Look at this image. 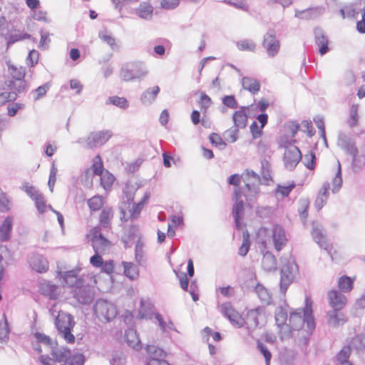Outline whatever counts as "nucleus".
I'll return each mask as SVG.
<instances>
[{
    "mask_svg": "<svg viewBox=\"0 0 365 365\" xmlns=\"http://www.w3.org/2000/svg\"><path fill=\"white\" fill-rule=\"evenodd\" d=\"M159 92L160 88L158 86L148 88L140 96L142 103L146 106L150 105L155 101Z\"/></svg>",
    "mask_w": 365,
    "mask_h": 365,
    "instance_id": "nucleus-35",
    "label": "nucleus"
},
{
    "mask_svg": "<svg viewBox=\"0 0 365 365\" xmlns=\"http://www.w3.org/2000/svg\"><path fill=\"white\" fill-rule=\"evenodd\" d=\"M34 336L38 343L46 346L50 348L51 350L53 347L57 346L56 341H53L49 336H47L43 333L36 331L34 334Z\"/></svg>",
    "mask_w": 365,
    "mask_h": 365,
    "instance_id": "nucleus-41",
    "label": "nucleus"
},
{
    "mask_svg": "<svg viewBox=\"0 0 365 365\" xmlns=\"http://www.w3.org/2000/svg\"><path fill=\"white\" fill-rule=\"evenodd\" d=\"M322 7L308 8L307 9L300 11L295 10V17L302 19H309L317 17L318 15L322 14Z\"/></svg>",
    "mask_w": 365,
    "mask_h": 365,
    "instance_id": "nucleus-28",
    "label": "nucleus"
},
{
    "mask_svg": "<svg viewBox=\"0 0 365 365\" xmlns=\"http://www.w3.org/2000/svg\"><path fill=\"white\" fill-rule=\"evenodd\" d=\"M242 85L244 89L253 95L257 93L260 89L259 82L253 78L245 76L242 78Z\"/></svg>",
    "mask_w": 365,
    "mask_h": 365,
    "instance_id": "nucleus-36",
    "label": "nucleus"
},
{
    "mask_svg": "<svg viewBox=\"0 0 365 365\" xmlns=\"http://www.w3.org/2000/svg\"><path fill=\"white\" fill-rule=\"evenodd\" d=\"M103 204V199L100 196H93L88 200V205L92 211L99 210Z\"/></svg>",
    "mask_w": 365,
    "mask_h": 365,
    "instance_id": "nucleus-56",
    "label": "nucleus"
},
{
    "mask_svg": "<svg viewBox=\"0 0 365 365\" xmlns=\"http://www.w3.org/2000/svg\"><path fill=\"white\" fill-rule=\"evenodd\" d=\"M113 216V212L110 208H104L102 210L99 220L101 225L105 228L110 225V217Z\"/></svg>",
    "mask_w": 365,
    "mask_h": 365,
    "instance_id": "nucleus-49",
    "label": "nucleus"
},
{
    "mask_svg": "<svg viewBox=\"0 0 365 365\" xmlns=\"http://www.w3.org/2000/svg\"><path fill=\"white\" fill-rule=\"evenodd\" d=\"M283 161L287 170H293L302 159L300 150L292 144L284 145Z\"/></svg>",
    "mask_w": 365,
    "mask_h": 365,
    "instance_id": "nucleus-10",
    "label": "nucleus"
},
{
    "mask_svg": "<svg viewBox=\"0 0 365 365\" xmlns=\"http://www.w3.org/2000/svg\"><path fill=\"white\" fill-rule=\"evenodd\" d=\"M79 271L80 269H73L66 272L60 271L58 272V275L67 286L73 289L75 286L79 285L85 281L83 277H78Z\"/></svg>",
    "mask_w": 365,
    "mask_h": 365,
    "instance_id": "nucleus-14",
    "label": "nucleus"
},
{
    "mask_svg": "<svg viewBox=\"0 0 365 365\" xmlns=\"http://www.w3.org/2000/svg\"><path fill=\"white\" fill-rule=\"evenodd\" d=\"M209 139L213 145L218 147L221 150L226 147V143L217 133H211L209 136Z\"/></svg>",
    "mask_w": 365,
    "mask_h": 365,
    "instance_id": "nucleus-59",
    "label": "nucleus"
},
{
    "mask_svg": "<svg viewBox=\"0 0 365 365\" xmlns=\"http://www.w3.org/2000/svg\"><path fill=\"white\" fill-rule=\"evenodd\" d=\"M352 157L351 166L354 173H358L362 170L365 165V155L359 154V150L356 154L350 155Z\"/></svg>",
    "mask_w": 365,
    "mask_h": 365,
    "instance_id": "nucleus-39",
    "label": "nucleus"
},
{
    "mask_svg": "<svg viewBox=\"0 0 365 365\" xmlns=\"http://www.w3.org/2000/svg\"><path fill=\"white\" fill-rule=\"evenodd\" d=\"M30 266L37 272L43 273L48 269V263L41 255H34L29 260Z\"/></svg>",
    "mask_w": 365,
    "mask_h": 365,
    "instance_id": "nucleus-23",
    "label": "nucleus"
},
{
    "mask_svg": "<svg viewBox=\"0 0 365 365\" xmlns=\"http://www.w3.org/2000/svg\"><path fill=\"white\" fill-rule=\"evenodd\" d=\"M135 14L145 20H150L153 17V6L148 2H142L135 9Z\"/></svg>",
    "mask_w": 365,
    "mask_h": 365,
    "instance_id": "nucleus-31",
    "label": "nucleus"
},
{
    "mask_svg": "<svg viewBox=\"0 0 365 365\" xmlns=\"http://www.w3.org/2000/svg\"><path fill=\"white\" fill-rule=\"evenodd\" d=\"M303 163L307 169H314L316 165V156L314 153L311 151L309 154L304 155Z\"/></svg>",
    "mask_w": 365,
    "mask_h": 365,
    "instance_id": "nucleus-61",
    "label": "nucleus"
},
{
    "mask_svg": "<svg viewBox=\"0 0 365 365\" xmlns=\"http://www.w3.org/2000/svg\"><path fill=\"white\" fill-rule=\"evenodd\" d=\"M312 301L309 297L305 298V306L302 309H297L290 313L289 325L293 329H299L306 324L309 330L315 328L314 319L312 315Z\"/></svg>",
    "mask_w": 365,
    "mask_h": 365,
    "instance_id": "nucleus-1",
    "label": "nucleus"
},
{
    "mask_svg": "<svg viewBox=\"0 0 365 365\" xmlns=\"http://www.w3.org/2000/svg\"><path fill=\"white\" fill-rule=\"evenodd\" d=\"M312 235L320 248L329 251L330 245L327 241L325 235L322 233V230L318 226L313 225Z\"/></svg>",
    "mask_w": 365,
    "mask_h": 365,
    "instance_id": "nucleus-25",
    "label": "nucleus"
},
{
    "mask_svg": "<svg viewBox=\"0 0 365 365\" xmlns=\"http://www.w3.org/2000/svg\"><path fill=\"white\" fill-rule=\"evenodd\" d=\"M125 364V359L124 355L120 351H115L112 355L110 360L111 365H124Z\"/></svg>",
    "mask_w": 365,
    "mask_h": 365,
    "instance_id": "nucleus-64",
    "label": "nucleus"
},
{
    "mask_svg": "<svg viewBox=\"0 0 365 365\" xmlns=\"http://www.w3.org/2000/svg\"><path fill=\"white\" fill-rule=\"evenodd\" d=\"M98 36L103 42L107 43L112 50H118L119 47L116 43L115 38L110 34L107 30L100 31Z\"/></svg>",
    "mask_w": 365,
    "mask_h": 365,
    "instance_id": "nucleus-42",
    "label": "nucleus"
},
{
    "mask_svg": "<svg viewBox=\"0 0 365 365\" xmlns=\"http://www.w3.org/2000/svg\"><path fill=\"white\" fill-rule=\"evenodd\" d=\"M199 106L201 110L204 113H206L209 107L212 104V100L209 96H207L205 93L201 92L200 93V99L198 101Z\"/></svg>",
    "mask_w": 365,
    "mask_h": 365,
    "instance_id": "nucleus-54",
    "label": "nucleus"
},
{
    "mask_svg": "<svg viewBox=\"0 0 365 365\" xmlns=\"http://www.w3.org/2000/svg\"><path fill=\"white\" fill-rule=\"evenodd\" d=\"M247 107L241 106L240 110L233 113L232 120L235 128H245L247 125Z\"/></svg>",
    "mask_w": 365,
    "mask_h": 365,
    "instance_id": "nucleus-30",
    "label": "nucleus"
},
{
    "mask_svg": "<svg viewBox=\"0 0 365 365\" xmlns=\"http://www.w3.org/2000/svg\"><path fill=\"white\" fill-rule=\"evenodd\" d=\"M93 311L99 321L103 323L112 321L117 315L115 306L103 299L96 300L93 306Z\"/></svg>",
    "mask_w": 365,
    "mask_h": 365,
    "instance_id": "nucleus-6",
    "label": "nucleus"
},
{
    "mask_svg": "<svg viewBox=\"0 0 365 365\" xmlns=\"http://www.w3.org/2000/svg\"><path fill=\"white\" fill-rule=\"evenodd\" d=\"M21 190H23L34 201L35 199L39 197L43 194L41 193L38 189H36L34 186L29 185L28 182H24L21 186Z\"/></svg>",
    "mask_w": 365,
    "mask_h": 365,
    "instance_id": "nucleus-48",
    "label": "nucleus"
},
{
    "mask_svg": "<svg viewBox=\"0 0 365 365\" xmlns=\"http://www.w3.org/2000/svg\"><path fill=\"white\" fill-rule=\"evenodd\" d=\"M50 87V83H45L42 86H40L37 88L31 91L29 94V98H32L34 101H37L46 96Z\"/></svg>",
    "mask_w": 365,
    "mask_h": 365,
    "instance_id": "nucleus-40",
    "label": "nucleus"
},
{
    "mask_svg": "<svg viewBox=\"0 0 365 365\" xmlns=\"http://www.w3.org/2000/svg\"><path fill=\"white\" fill-rule=\"evenodd\" d=\"M145 349L148 354L146 365H170L165 360L166 354L162 349L154 345H147Z\"/></svg>",
    "mask_w": 365,
    "mask_h": 365,
    "instance_id": "nucleus-11",
    "label": "nucleus"
},
{
    "mask_svg": "<svg viewBox=\"0 0 365 365\" xmlns=\"http://www.w3.org/2000/svg\"><path fill=\"white\" fill-rule=\"evenodd\" d=\"M261 174L265 181L272 180L271 165L266 159L261 161Z\"/></svg>",
    "mask_w": 365,
    "mask_h": 365,
    "instance_id": "nucleus-51",
    "label": "nucleus"
},
{
    "mask_svg": "<svg viewBox=\"0 0 365 365\" xmlns=\"http://www.w3.org/2000/svg\"><path fill=\"white\" fill-rule=\"evenodd\" d=\"M124 274L130 280H134L139 276V269L133 262H123Z\"/></svg>",
    "mask_w": 365,
    "mask_h": 365,
    "instance_id": "nucleus-38",
    "label": "nucleus"
},
{
    "mask_svg": "<svg viewBox=\"0 0 365 365\" xmlns=\"http://www.w3.org/2000/svg\"><path fill=\"white\" fill-rule=\"evenodd\" d=\"M10 77L5 81V85L9 91H16L17 93L25 94L29 89L30 85L25 80L26 68L9 65Z\"/></svg>",
    "mask_w": 365,
    "mask_h": 365,
    "instance_id": "nucleus-2",
    "label": "nucleus"
},
{
    "mask_svg": "<svg viewBox=\"0 0 365 365\" xmlns=\"http://www.w3.org/2000/svg\"><path fill=\"white\" fill-rule=\"evenodd\" d=\"M340 310L333 309L327 313L328 322L334 327H339L346 322L345 316L343 313L340 312Z\"/></svg>",
    "mask_w": 365,
    "mask_h": 365,
    "instance_id": "nucleus-26",
    "label": "nucleus"
},
{
    "mask_svg": "<svg viewBox=\"0 0 365 365\" xmlns=\"http://www.w3.org/2000/svg\"><path fill=\"white\" fill-rule=\"evenodd\" d=\"M255 292L257 295L260 302L263 306H267L271 304L272 297L267 289H266L262 284L258 283L255 287Z\"/></svg>",
    "mask_w": 365,
    "mask_h": 365,
    "instance_id": "nucleus-33",
    "label": "nucleus"
},
{
    "mask_svg": "<svg viewBox=\"0 0 365 365\" xmlns=\"http://www.w3.org/2000/svg\"><path fill=\"white\" fill-rule=\"evenodd\" d=\"M144 246V242L140 236L135 246V259L136 263L140 266H143L146 262Z\"/></svg>",
    "mask_w": 365,
    "mask_h": 365,
    "instance_id": "nucleus-32",
    "label": "nucleus"
},
{
    "mask_svg": "<svg viewBox=\"0 0 365 365\" xmlns=\"http://www.w3.org/2000/svg\"><path fill=\"white\" fill-rule=\"evenodd\" d=\"M262 46L269 57L275 56L279 51L280 43L276 38L275 32L273 30H269L264 36Z\"/></svg>",
    "mask_w": 365,
    "mask_h": 365,
    "instance_id": "nucleus-13",
    "label": "nucleus"
},
{
    "mask_svg": "<svg viewBox=\"0 0 365 365\" xmlns=\"http://www.w3.org/2000/svg\"><path fill=\"white\" fill-rule=\"evenodd\" d=\"M327 297L329 304L332 309H342L346 304V297L337 290H330L327 294Z\"/></svg>",
    "mask_w": 365,
    "mask_h": 365,
    "instance_id": "nucleus-18",
    "label": "nucleus"
},
{
    "mask_svg": "<svg viewBox=\"0 0 365 365\" xmlns=\"http://www.w3.org/2000/svg\"><path fill=\"white\" fill-rule=\"evenodd\" d=\"M57 172L58 169L56 167L54 162H53L50 170V174L48 181V185L51 192H53V187L56 181Z\"/></svg>",
    "mask_w": 365,
    "mask_h": 365,
    "instance_id": "nucleus-58",
    "label": "nucleus"
},
{
    "mask_svg": "<svg viewBox=\"0 0 365 365\" xmlns=\"http://www.w3.org/2000/svg\"><path fill=\"white\" fill-rule=\"evenodd\" d=\"M92 247L96 253H106L110 248V242L101 233L94 235L91 240Z\"/></svg>",
    "mask_w": 365,
    "mask_h": 365,
    "instance_id": "nucleus-19",
    "label": "nucleus"
},
{
    "mask_svg": "<svg viewBox=\"0 0 365 365\" xmlns=\"http://www.w3.org/2000/svg\"><path fill=\"white\" fill-rule=\"evenodd\" d=\"M93 175H101L103 172V165L100 155H97L93 159V163L91 168Z\"/></svg>",
    "mask_w": 365,
    "mask_h": 365,
    "instance_id": "nucleus-53",
    "label": "nucleus"
},
{
    "mask_svg": "<svg viewBox=\"0 0 365 365\" xmlns=\"http://www.w3.org/2000/svg\"><path fill=\"white\" fill-rule=\"evenodd\" d=\"M221 312L227 317L232 324L237 325L239 327H242V322L238 320V314L232 308L231 303L225 302L221 305Z\"/></svg>",
    "mask_w": 365,
    "mask_h": 365,
    "instance_id": "nucleus-22",
    "label": "nucleus"
},
{
    "mask_svg": "<svg viewBox=\"0 0 365 365\" xmlns=\"http://www.w3.org/2000/svg\"><path fill=\"white\" fill-rule=\"evenodd\" d=\"M257 348L258 351L263 355L265 359L266 365H269L270 361L272 359V354L266 346L264 344H263L260 341H257Z\"/></svg>",
    "mask_w": 365,
    "mask_h": 365,
    "instance_id": "nucleus-55",
    "label": "nucleus"
},
{
    "mask_svg": "<svg viewBox=\"0 0 365 365\" xmlns=\"http://www.w3.org/2000/svg\"><path fill=\"white\" fill-rule=\"evenodd\" d=\"M264 307H258L247 312L245 319L241 320L250 329H255L259 325V317L264 314Z\"/></svg>",
    "mask_w": 365,
    "mask_h": 365,
    "instance_id": "nucleus-15",
    "label": "nucleus"
},
{
    "mask_svg": "<svg viewBox=\"0 0 365 365\" xmlns=\"http://www.w3.org/2000/svg\"><path fill=\"white\" fill-rule=\"evenodd\" d=\"M338 145L349 155L356 154L358 150L355 142L344 133H340L339 134Z\"/></svg>",
    "mask_w": 365,
    "mask_h": 365,
    "instance_id": "nucleus-20",
    "label": "nucleus"
},
{
    "mask_svg": "<svg viewBox=\"0 0 365 365\" xmlns=\"http://www.w3.org/2000/svg\"><path fill=\"white\" fill-rule=\"evenodd\" d=\"M339 288L343 292H349L352 289L353 281L349 277H341L338 282Z\"/></svg>",
    "mask_w": 365,
    "mask_h": 365,
    "instance_id": "nucleus-52",
    "label": "nucleus"
},
{
    "mask_svg": "<svg viewBox=\"0 0 365 365\" xmlns=\"http://www.w3.org/2000/svg\"><path fill=\"white\" fill-rule=\"evenodd\" d=\"M274 209L269 206L259 207L256 210V213L261 218H269L273 214Z\"/></svg>",
    "mask_w": 365,
    "mask_h": 365,
    "instance_id": "nucleus-62",
    "label": "nucleus"
},
{
    "mask_svg": "<svg viewBox=\"0 0 365 365\" xmlns=\"http://www.w3.org/2000/svg\"><path fill=\"white\" fill-rule=\"evenodd\" d=\"M283 265L281 268V277H280V292L284 294L287 292L288 287L292 282L294 275L298 272V266L294 260L292 258L285 259L282 262Z\"/></svg>",
    "mask_w": 365,
    "mask_h": 365,
    "instance_id": "nucleus-7",
    "label": "nucleus"
},
{
    "mask_svg": "<svg viewBox=\"0 0 365 365\" xmlns=\"http://www.w3.org/2000/svg\"><path fill=\"white\" fill-rule=\"evenodd\" d=\"M58 287L51 283L46 282L41 283L40 285V290L43 295L49 297L51 299H56L58 297Z\"/></svg>",
    "mask_w": 365,
    "mask_h": 365,
    "instance_id": "nucleus-29",
    "label": "nucleus"
},
{
    "mask_svg": "<svg viewBox=\"0 0 365 365\" xmlns=\"http://www.w3.org/2000/svg\"><path fill=\"white\" fill-rule=\"evenodd\" d=\"M337 165H338V168H337V172L335 175V177L333 179V188H332V192L333 193H336L339 189L341 188V185H342V176H341V164L339 163V161L338 160L337 161Z\"/></svg>",
    "mask_w": 365,
    "mask_h": 365,
    "instance_id": "nucleus-47",
    "label": "nucleus"
},
{
    "mask_svg": "<svg viewBox=\"0 0 365 365\" xmlns=\"http://www.w3.org/2000/svg\"><path fill=\"white\" fill-rule=\"evenodd\" d=\"M148 73L147 68L143 62L133 61L123 64L120 68V77L125 81L140 80Z\"/></svg>",
    "mask_w": 365,
    "mask_h": 365,
    "instance_id": "nucleus-5",
    "label": "nucleus"
},
{
    "mask_svg": "<svg viewBox=\"0 0 365 365\" xmlns=\"http://www.w3.org/2000/svg\"><path fill=\"white\" fill-rule=\"evenodd\" d=\"M150 196V192H145L143 198L138 203H133L132 208L130 207V201L133 202V197H128L127 202H122L119 207L120 210V220L127 222L128 220L133 221L138 219L144 205L148 201Z\"/></svg>",
    "mask_w": 365,
    "mask_h": 365,
    "instance_id": "nucleus-3",
    "label": "nucleus"
},
{
    "mask_svg": "<svg viewBox=\"0 0 365 365\" xmlns=\"http://www.w3.org/2000/svg\"><path fill=\"white\" fill-rule=\"evenodd\" d=\"M111 135L112 133L110 130L93 132L86 138H78L76 143L81 145L83 148L92 149L105 144Z\"/></svg>",
    "mask_w": 365,
    "mask_h": 365,
    "instance_id": "nucleus-8",
    "label": "nucleus"
},
{
    "mask_svg": "<svg viewBox=\"0 0 365 365\" xmlns=\"http://www.w3.org/2000/svg\"><path fill=\"white\" fill-rule=\"evenodd\" d=\"M25 105L20 103H11L7 106L8 115L11 117L14 116L19 110L24 109Z\"/></svg>",
    "mask_w": 365,
    "mask_h": 365,
    "instance_id": "nucleus-63",
    "label": "nucleus"
},
{
    "mask_svg": "<svg viewBox=\"0 0 365 365\" xmlns=\"http://www.w3.org/2000/svg\"><path fill=\"white\" fill-rule=\"evenodd\" d=\"M315 43L319 47V52L321 56H324L329 51V39L325 35L322 29L317 27L314 30Z\"/></svg>",
    "mask_w": 365,
    "mask_h": 365,
    "instance_id": "nucleus-16",
    "label": "nucleus"
},
{
    "mask_svg": "<svg viewBox=\"0 0 365 365\" xmlns=\"http://www.w3.org/2000/svg\"><path fill=\"white\" fill-rule=\"evenodd\" d=\"M262 268L267 272L275 270L277 268V259L274 255L269 251L263 255L262 260Z\"/></svg>",
    "mask_w": 365,
    "mask_h": 365,
    "instance_id": "nucleus-37",
    "label": "nucleus"
},
{
    "mask_svg": "<svg viewBox=\"0 0 365 365\" xmlns=\"http://www.w3.org/2000/svg\"><path fill=\"white\" fill-rule=\"evenodd\" d=\"M106 104H112L120 108L125 109L129 106L128 101L124 97L110 96L106 101Z\"/></svg>",
    "mask_w": 365,
    "mask_h": 365,
    "instance_id": "nucleus-45",
    "label": "nucleus"
},
{
    "mask_svg": "<svg viewBox=\"0 0 365 365\" xmlns=\"http://www.w3.org/2000/svg\"><path fill=\"white\" fill-rule=\"evenodd\" d=\"M272 240L277 251H280L286 245L287 238L282 226L279 225H274L272 229Z\"/></svg>",
    "mask_w": 365,
    "mask_h": 365,
    "instance_id": "nucleus-17",
    "label": "nucleus"
},
{
    "mask_svg": "<svg viewBox=\"0 0 365 365\" xmlns=\"http://www.w3.org/2000/svg\"><path fill=\"white\" fill-rule=\"evenodd\" d=\"M21 95L16 91H9V92H3L0 94V106L4 105L6 102L14 101L17 96Z\"/></svg>",
    "mask_w": 365,
    "mask_h": 365,
    "instance_id": "nucleus-50",
    "label": "nucleus"
},
{
    "mask_svg": "<svg viewBox=\"0 0 365 365\" xmlns=\"http://www.w3.org/2000/svg\"><path fill=\"white\" fill-rule=\"evenodd\" d=\"M351 352V348L349 345L344 346L336 354V359L339 364L351 363L349 361Z\"/></svg>",
    "mask_w": 365,
    "mask_h": 365,
    "instance_id": "nucleus-44",
    "label": "nucleus"
},
{
    "mask_svg": "<svg viewBox=\"0 0 365 365\" xmlns=\"http://www.w3.org/2000/svg\"><path fill=\"white\" fill-rule=\"evenodd\" d=\"M51 354L55 361L58 362L66 363L67 361L72 359L71 350L67 347L57 348V346L52 348Z\"/></svg>",
    "mask_w": 365,
    "mask_h": 365,
    "instance_id": "nucleus-24",
    "label": "nucleus"
},
{
    "mask_svg": "<svg viewBox=\"0 0 365 365\" xmlns=\"http://www.w3.org/2000/svg\"><path fill=\"white\" fill-rule=\"evenodd\" d=\"M13 226V217L7 216L0 226V239L2 242H6L11 237Z\"/></svg>",
    "mask_w": 365,
    "mask_h": 365,
    "instance_id": "nucleus-27",
    "label": "nucleus"
},
{
    "mask_svg": "<svg viewBox=\"0 0 365 365\" xmlns=\"http://www.w3.org/2000/svg\"><path fill=\"white\" fill-rule=\"evenodd\" d=\"M240 190L241 196L243 195L247 203L250 204L256 201L259 192V187L258 185L246 183L245 187Z\"/></svg>",
    "mask_w": 365,
    "mask_h": 365,
    "instance_id": "nucleus-21",
    "label": "nucleus"
},
{
    "mask_svg": "<svg viewBox=\"0 0 365 365\" xmlns=\"http://www.w3.org/2000/svg\"><path fill=\"white\" fill-rule=\"evenodd\" d=\"M274 318L276 324L279 327H282L286 324V322L287 321L288 316L287 310L282 307H277L275 311Z\"/></svg>",
    "mask_w": 365,
    "mask_h": 365,
    "instance_id": "nucleus-43",
    "label": "nucleus"
},
{
    "mask_svg": "<svg viewBox=\"0 0 365 365\" xmlns=\"http://www.w3.org/2000/svg\"><path fill=\"white\" fill-rule=\"evenodd\" d=\"M222 104L229 108L235 109L238 107V103L234 95L225 96L222 98Z\"/></svg>",
    "mask_w": 365,
    "mask_h": 365,
    "instance_id": "nucleus-57",
    "label": "nucleus"
},
{
    "mask_svg": "<svg viewBox=\"0 0 365 365\" xmlns=\"http://www.w3.org/2000/svg\"><path fill=\"white\" fill-rule=\"evenodd\" d=\"M125 339L127 344L135 350L141 349L140 340L135 330L130 329L125 331Z\"/></svg>",
    "mask_w": 365,
    "mask_h": 365,
    "instance_id": "nucleus-34",
    "label": "nucleus"
},
{
    "mask_svg": "<svg viewBox=\"0 0 365 365\" xmlns=\"http://www.w3.org/2000/svg\"><path fill=\"white\" fill-rule=\"evenodd\" d=\"M75 324L73 317L66 312L59 313L55 319V326L58 334L68 344L75 342V336L72 334Z\"/></svg>",
    "mask_w": 365,
    "mask_h": 365,
    "instance_id": "nucleus-4",
    "label": "nucleus"
},
{
    "mask_svg": "<svg viewBox=\"0 0 365 365\" xmlns=\"http://www.w3.org/2000/svg\"><path fill=\"white\" fill-rule=\"evenodd\" d=\"M294 182H292L289 185H278L276 188V192L280 193L282 197L289 196L292 190L295 187Z\"/></svg>",
    "mask_w": 365,
    "mask_h": 365,
    "instance_id": "nucleus-60",
    "label": "nucleus"
},
{
    "mask_svg": "<svg viewBox=\"0 0 365 365\" xmlns=\"http://www.w3.org/2000/svg\"><path fill=\"white\" fill-rule=\"evenodd\" d=\"M237 48L240 51H247L254 52L256 49V44L252 40L244 39L236 43Z\"/></svg>",
    "mask_w": 365,
    "mask_h": 365,
    "instance_id": "nucleus-46",
    "label": "nucleus"
},
{
    "mask_svg": "<svg viewBox=\"0 0 365 365\" xmlns=\"http://www.w3.org/2000/svg\"><path fill=\"white\" fill-rule=\"evenodd\" d=\"M71 294L76 302L82 305L91 304L95 297L93 287L88 283H86V281H83V282L79 285L75 286V287L71 289Z\"/></svg>",
    "mask_w": 365,
    "mask_h": 365,
    "instance_id": "nucleus-9",
    "label": "nucleus"
},
{
    "mask_svg": "<svg viewBox=\"0 0 365 365\" xmlns=\"http://www.w3.org/2000/svg\"><path fill=\"white\" fill-rule=\"evenodd\" d=\"M241 198L240 188H235L233 200L235 205L232 208V216L235 220L236 227L240 230L241 228V220L244 215V202Z\"/></svg>",
    "mask_w": 365,
    "mask_h": 365,
    "instance_id": "nucleus-12",
    "label": "nucleus"
}]
</instances>
